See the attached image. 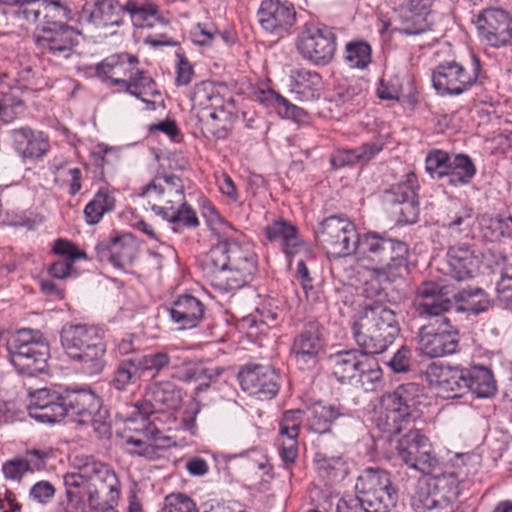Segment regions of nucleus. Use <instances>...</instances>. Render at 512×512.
<instances>
[{
  "instance_id": "6",
  "label": "nucleus",
  "mask_w": 512,
  "mask_h": 512,
  "mask_svg": "<svg viewBox=\"0 0 512 512\" xmlns=\"http://www.w3.org/2000/svg\"><path fill=\"white\" fill-rule=\"evenodd\" d=\"M424 389L409 382L399 385L393 392L385 393L375 409L373 421L384 433L399 434L403 427L420 417Z\"/></svg>"
},
{
  "instance_id": "46",
  "label": "nucleus",
  "mask_w": 512,
  "mask_h": 512,
  "mask_svg": "<svg viewBox=\"0 0 512 512\" xmlns=\"http://www.w3.org/2000/svg\"><path fill=\"white\" fill-rule=\"evenodd\" d=\"M419 187L415 173L409 172L404 179L391 186L385 192V201L388 204L405 202L416 198V190Z\"/></svg>"
},
{
  "instance_id": "58",
  "label": "nucleus",
  "mask_w": 512,
  "mask_h": 512,
  "mask_svg": "<svg viewBox=\"0 0 512 512\" xmlns=\"http://www.w3.org/2000/svg\"><path fill=\"white\" fill-rule=\"evenodd\" d=\"M391 205L394 206L393 213L398 216V222L411 224L417 220L419 207L416 198Z\"/></svg>"
},
{
  "instance_id": "15",
  "label": "nucleus",
  "mask_w": 512,
  "mask_h": 512,
  "mask_svg": "<svg viewBox=\"0 0 512 512\" xmlns=\"http://www.w3.org/2000/svg\"><path fill=\"white\" fill-rule=\"evenodd\" d=\"M359 236L355 224L339 216L325 218L317 231L318 242L327 254L334 257L354 254Z\"/></svg>"
},
{
  "instance_id": "31",
  "label": "nucleus",
  "mask_w": 512,
  "mask_h": 512,
  "mask_svg": "<svg viewBox=\"0 0 512 512\" xmlns=\"http://www.w3.org/2000/svg\"><path fill=\"white\" fill-rule=\"evenodd\" d=\"M232 100L233 98L225 85L212 81H202L196 84L191 95L193 109L202 111L219 109L221 105Z\"/></svg>"
},
{
  "instance_id": "5",
  "label": "nucleus",
  "mask_w": 512,
  "mask_h": 512,
  "mask_svg": "<svg viewBox=\"0 0 512 512\" xmlns=\"http://www.w3.org/2000/svg\"><path fill=\"white\" fill-rule=\"evenodd\" d=\"M451 296L456 302L467 303L469 306L466 310H471L475 313L482 311L484 308H477L475 304H481L482 299L485 298L484 291L481 288H462L455 291L451 285L442 282L424 281L416 291L414 298V307L420 318L430 321L441 320V318H448L446 313L449 312L453 303ZM459 308L458 310H463Z\"/></svg>"
},
{
  "instance_id": "54",
  "label": "nucleus",
  "mask_w": 512,
  "mask_h": 512,
  "mask_svg": "<svg viewBox=\"0 0 512 512\" xmlns=\"http://www.w3.org/2000/svg\"><path fill=\"white\" fill-rule=\"evenodd\" d=\"M46 7L48 10L47 13L44 14L45 23L42 27L41 36H47V31H50L52 38H64V23L54 20L56 17L55 12L60 13L64 10L62 0H57L52 4H48Z\"/></svg>"
},
{
  "instance_id": "40",
  "label": "nucleus",
  "mask_w": 512,
  "mask_h": 512,
  "mask_svg": "<svg viewBox=\"0 0 512 512\" xmlns=\"http://www.w3.org/2000/svg\"><path fill=\"white\" fill-rule=\"evenodd\" d=\"M343 59L351 69L366 70L372 63V47L362 39H354L345 44Z\"/></svg>"
},
{
  "instance_id": "36",
  "label": "nucleus",
  "mask_w": 512,
  "mask_h": 512,
  "mask_svg": "<svg viewBox=\"0 0 512 512\" xmlns=\"http://www.w3.org/2000/svg\"><path fill=\"white\" fill-rule=\"evenodd\" d=\"M258 100L266 107L273 108L281 118L291 119L300 124L307 123L309 120L304 109L294 105L274 90L261 91L258 94Z\"/></svg>"
},
{
  "instance_id": "14",
  "label": "nucleus",
  "mask_w": 512,
  "mask_h": 512,
  "mask_svg": "<svg viewBox=\"0 0 512 512\" xmlns=\"http://www.w3.org/2000/svg\"><path fill=\"white\" fill-rule=\"evenodd\" d=\"M460 335L449 318L430 321L419 328L417 344L420 353L428 358L455 354L459 349Z\"/></svg>"
},
{
  "instance_id": "60",
  "label": "nucleus",
  "mask_w": 512,
  "mask_h": 512,
  "mask_svg": "<svg viewBox=\"0 0 512 512\" xmlns=\"http://www.w3.org/2000/svg\"><path fill=\"white\" fill-rule=\"evenodd\" d=\"M496 290L499 300L506 305L512 306V265L502 270Z\"/></svg>"
},
{
  "instance_id": "26",
  "label": "nucleus",
  "mask_w": 512,
  "mask_h": 512,
  "mask_svg": "<svg viewBox=\"0 0 512 512\" xmlns=\"http://www.w3.org/2000/svg\"><path fill=\"white\" fill-rule=\"evenodd\" d=\"M100 400L89 387H66V417L71 422L86 424L100 408Z\"/></svg>"
},
{
  "instance_id": "52",
  "label": "nucleus",
  "mask_w": 512,
  "mask_h": 512,
  "mask_svg": "<svg viewBox=\"0 0 512 512\" xmlns=\"http://www.w3.org/2000/svg\"><path fill=\"white\" fill-rule=\"evenodd\" d=\"M172 214L173 215L166 216L164 219L175 226L196 228L200 224L195 210L187 204L185 198L183 199V204L175 206ZM173 229L176 232L178 231L177 227H174Z\"/></svg>"
},
{
  "instance_id": "49",
  "label": "nucleus",
  "mask_w": 512,
  "mask_h": 512,
  "mask_svg": "<svg viewBox=\"0 0 512 512\" xmlns=\"http://www.w3.org/2000/svg\"><path fill=\"white\" fill-rule=\"evenodd\" d=\"M90 260L85 249L66 240V278L77 277L84 271L83 263Z\"/></svg>"
},
{
  "instance_id": "48",
  "label": "nucleus",
  "mask_w": 512,
  "mask_h": 512,
  "mask_svg": "<svg viewBox=\"0 0 512 512\" xmlns=\"http://www.w3.org/2000/svg\"><path fill=\"white\" fill-rule=\"evenodd\" d=\"M141 373L134 358L121 361L115 369L112 385L118 391H125L131 384H135Z\"/></svg>"
},
{
  "instance_id": "27",
  "label": "nucleus",
  "mask_w": 512,
  "mask_h": 512,
  "mask_svg": "<svg viewBox=\"0 0 512 512\" xmlns=\"http://www.w3.org/2000/svg\"><path fill=\"white\" fill-rule=\"evenodd\" d=\"M7 351L11 363L34 361L40 357L50 356L47 342L35 339L32 330L22 329L7 343Z\"/></svg>"
},
{
  "instance_id": "38",
  "label": "nucleus",
  "mask_w": 512,
  "mask_h": 512,
  "mask_svg": "<svg viewBox=\"0 0 512 512\" xmlns=\"http://www.w3.org/2000/svg\"><path fill=\"white\" fill-rule=\"evenodd\" d=\"M234 100L210 111L204 120V129L217 139H224L230 133L236 120Z\"/></svg>"
},
{
  "instance_id": "22",
  "label": "nucleus",
  "mask_w": 512,
  "mask_h": 512,
  "mask_svg": "<svg viewBox=\"0 0 512 512\" xmlns=\"http://www.w3.org/2000/svg\"><path fill=\"white\" fill-rule=\"evenodd\" d=\"M257 20L266 32L280 38L295 24L296 11L288 1L262 0L257 10Z\"/></svg>"
},
{
  "instance_id": "62",
  "label": "nucleus",
  "mask_w": 512,
  "mask_h": 512,
  "mask_svg": "<svg viewBox=\"0 0 512 512\" xmlns=\"http://www.w3.org/2000/svg\"><path fill=\"white\" fill-rule=\"evenodd\" d=\"M30 402L27 406L28 413L30 408H36L37 406H47L55 400H62V395L56 391H52L48 388H41L35 391H29Z\"/></svg>"
},
{
  "instance_id": "29",
  "label": "nucleus",
  "mask_w": 512,
  "mask_h": 512,
  "mask_svg": "<svg viewBox=\"0 0 512 512\" xmlns=\"http://www.w3.org/2000/svg\"><path fill=\"white\" fill-rule=\"evenodd\" d=\"M167 310L179 329H191L203 320L205 307L196 297L184 294L177 297Z\"/></svg>"
},
{
  "instance_id": "12",
  "label": "nucleus",
  "mask_w": 512,
  "mask_h": 512,
  "mask_svg": "<svg viewBox=\"0 0 512 512\" xmlns=\"http://www.w3.org/2000/svg\"><path fill=\"white\" fill-rule=\"evenodd\" d=\"M296 48L303 59L316 66H326L336 55L337 35L332 27L309 21L298 33Z\"/></svg>"
},
{
  "instance_id": "51",
  "label": "nucleus",
  "mask_w": 512,
  "mask_h": 512,
  "mask_svg": "<svg viewBox=\"0 0 512 512\" xmlns=\"http://www.w3.org/2000/svg\"><path fill=\"white\" fill-rule=\"evenodd\" d=\"M29 416L41 423H60L64 418V396L62 400H55L47 406L30 408Z\"/></svg>"
},
{
  "instance_id": "39",
  "label": "nucleus",
  "mask_w": 512,
  "mask_h": 512,
  "mask_svg": "<svg viewBox=\"0 0 512 512\" xmlns=\"http://www.w3.org/2000/svg\"><path fill=\"white\" fill-rule=\"evenodd\" d=\"M466 391L479 398H488L496 392V382L490 369L483 366L465 368Z\"/></svg>"
},
{
  "instance_id": "9",
  "label": "nucleus",
  "mask_w": 512,
  "mask_h": 512,
  "mask_svg": "<svg viewBox=\"0 0 512 512\" xmlns=\"http://www.w3.org/2000/svg\"><path fill=\"white\" fill-rule=\"evenodd\" d=\"M474 459L473 456L456 455L454 466L456 471L445 472L435 479L433 487L420 489L412 498V508L415 512H451V502L458 496L460 482L476 472L475 466L468 464Z\"/></svg>"
},
{
  "instance_id": "63",
  "label": "nucleus",
  "mask_w": 512,
  "mask_h": 512,
  "mask_svg": "<svg viewBox=\"0 0 512 512\" xmlns=\"http://www.w3.org/2000/svg\"><path fill=\"white\" fill-rule=\"evenodd\" d=\"M401 85L397 77L382 78L377 88V95L382 100H398Z\"/></svg>"
},
{
  "instance_id": "56",
  "label": "nucleus",
  "mask_w": 512,
  "mask_h": 512,
  "mask_svg": "<svg viewBox=\"0 0 512 512\" xmlns=\"http://www.w3.org/2000/svg\"><path fill=\"white\" fill-rule=\"evenodd\" d=\"M302 416L299 410L286 411L279 423V437L299 436Z\"/></svg>"
},
{
  "instance_id": "19",
  "label": "nucleus",
  "mask_w": 512,
  "mask_h": 512,
  "mask_svg": "<svg viewBox=\"0 0 512 512\" xmlns=\"http://www.w3.org/2000/svg\"><path fill=\"white\" fill-rule=\"evenodd\" d=\"M325 346L323 327L316 321L309 322L294 337L290 356L301 370H310L318 364Z\"/></svg>"
},
{
  "instance_id": "42",
  "label": "nucleus",
  "mask_w": 512,
  "mask_h": 512,
  "mask_svg": "<svg viewBox=\"0 0 512 512\" xmlns=\"http://www.w3.org/2000/svg\"><path fill=\"white\" fill-rule=\"evenodd\" d=\"M476 174V167L472 159L465 154H454L451 157L446 178L453 186L466 185Z\"/></svg>"
},
{
  "instance_id": "3",
  "label": "nucleus",
  "mask_w": 512,
  "mask_h": 512,
  "mask_svg": "<svg viewBox=\"0 0 512 512\" xmlns=\"http://www.w3.org/2000/svg\"><path fill=\"white\" fill-rule=\"evenodd\" d=\"M97 77L119 92H126L147 103L155 109L152 98L159 97L160 92L149 73L140 68L137 56L127 53H115L104 58L95 67Z\"/></svg>"
},
{
  "instance_id": "64",
  "label": "nucleus",
  "mask_w": 512,
  "mask_h": 512,
  "mask_svg": "<svg viewBox=\"0 0 512 512\" xmlns=\"http://www.w3.org/2000/svg\"><path fill=\"white\" fill-rule=\"evenodd\" d=\"M412 352L407 346H402L388 362L395 373L408 372L411 369Z\"/></svg>"
},
{
  "instance_id": "25",
  "label": "nucleus",
  "mask_w": 512,
  "mask_h": 512,
  "mask_svg": "<svg viewBox=\"0 0 512 512\" xmlns=\"http://www.w3.org/2000/svg\"><path fill=\"white\" fill-rule=\"evenodd\" d=\"M96 252L99 261L108 262L119 269H125L136 258L138 246L136 239L131 234H124L98 244Z\"/></svg>"
},
{
  "instance_id": "24",
  "label": "nucleus",
  "mask_w": 512,
  "mask_h": 512,
  "mask_svg": "<svg viewBox=\"0 0 512 512\" xmlns=\"http://www.w3.org/2000/svg\"><path fill=\"white\" fill-rule=\"evenodd\" d=\"M478 24L481 35L491 46L500 47L512 39V19L503 9H485Z\"/></svg>"
},
{
  "instance_id": "45",
  "label": "nucleus",
  "mask_w": 512,
  "mask_h": 512,
  "mask_svg": "<svg viewBox=\"0 0 512 512\" xmlns=\"http://www.w3.org/2000/svg\"><path fill=\"white\" fill-rule=\"evenodd\" d=\"M432 28L430 14L418 13L414 10L403 11L401 14L400 25L396 30L404 35H419L425 33Z\"/></svg>"
},
{
  "instance_id": "21",
  "label": "nucleus",
  "mask_w": 512,
  "mask_h": 512,
  "mask_svg": "<svg viewBox=\"0 0 512 512\" xmlns=\"http://www.w3.org/2000/svg\"><path fill=\"white\" fill-rule=\"evenodd\" d=\"M81 0L77 6L72 8L66 4V20L77 21L85 19L101 26H121L124 22V5L117 0H95L92 9L87 8V2Z\"/></svg>"
},
{
  "instance_id": "43",
  "label": "nucleus",
  "mask_w": 512,
  "mask_h": 512,
  "mask_svg": "<svg viewBox=\"0 0 512 512\" xmlns=\"http://www.w3.org/2000/svg\"><path fill=\"white\" fill-rule=\"evenodd\" d=\"M314 463L319 474L332 481L342 480L349 473L347 461L341 455L334 456L317 452Z\"/></svg>"
},
{
  "instance_id": "32",
  "label": "nucleus",
  "mask_w": 512,
  "mask_h": 512,
  "mask_svg": "<svg viewBox=\"0 0 512 512\" xmlns=\"http://www.w3.org/2000/svg\"><path fill=\"white\" fill-rule=\"evenodd\" d=\"M266 239L270 242H278L286 255L297 253L301 241L298 230L290 221L277 218L263 229Z\"/></svg>"
},
{
  "instance_id": "2",
  "label": "nucleus",
  "mask_w": 512,
  "mask_h": 512,
  "mask_svg": "<svg viewBox=\"0 0 512 512\" xmlns=\"http://www.w3.org/2000/svg\"><path fill=\"white\" fill-rule=\"evenodd\" d=\"M71 467L77 472H66V498L72 509H84L86 503L90 509H98L99 493L109 491L110 502L115 501V474L88 456L76 455L71 460Z\"/></svg>"
},
{
  "instance_id": "4",
  "label": "nucleus",
  "mask_w": 512,
  "mask_h": 512,
  "mask_svg": "<svg viewBox=\"0 0 512 512\" xmlns=\"http://www.w3.org/2000/svg\"><path fill=\"white\" fill-rule=\"evenodd\" d=\"M354 254L363 267L387 281L403 277L409 271L407 244L376 232L360 235Z\"/></svg>"
},
{
  "instance_id": "61",
  "label": "nucleus",
  "mask_w": 512,
  "mask_h": 512,
  "mask_svg": "<svg viewBox=\"0 0 512 512\" xmlns=\"http://www.w3.org/2000/svg\"><path fill=\"white\" fill-rule=\"evenodd\" d=\"M49 356L40 357L39 360L27 361L24 360L22 363H11L15 370L25 376L33 377L38 374L45 373L47 371Z\"/></svg>"
},
{
  "instance_id": "18",
  "label": "nucleus",
  "mask_w": 512,
  "mask_h": 512,
  "mask_svg": "<svg viewBox=\"0 0 512 512\" xmlns=\"http://www.w3.org/2000/svg\"><path fill=\"white\" fill-rule=\"evenodd\" d=\"M182 400V390L174 382L154 379L146 388L144 401L137 403L136 408L146 418L163 414L171 419L180 408Z\"/></svg>"
},
{
  "instance_id": "11",
  "label": "nucleus",
  "mask_w": 512,
  "mask_h": 512,
  "mask_svg": "<svg viewBox=\"0 0 512 512\" xmlns=\"http://www.w3.org/2000/svg\"><path fill=\"white\" fill-rule=\"evenodd\" d=\"M356 490L365 512H389L397 501L389 472L381 468H366L357 478Z\"/></svg>"
},
{
  "instance_id": "28",
  "label": "nucleus",
  "mask_w": 512,
  "mask_h": 512,
  "mask_svg": "<svg viewBox=\"0 0 512 512\" xmlns=\"http://www.w3.org/2000/svg\"><path fill=\"white\" fill-rule=\"evenodd\" d=\"M11 137L15 151L24 160H39L50 148L47 135L27 126L12 130Z\"/></svg>"
},
{
  "instance_id": "47",
  "label": "nucleus",
  "mask_w": 512,
  "mask_h": 512,
  "mask_svg": "<svg viewBox=\"0 0 512 512\" xmlns=\"http://www.w3.org/2000/svg\"><path fill=\"white\" fill-rule=\"evenodd\" d=\"M114 206L115 198L106 189H100L84 209L86 221L89 224L98 223Z\"/></svg>"
},
{
  "instance_id": "44",
  "label": "nucleus",
  "mask_w": 512,
  "mask_h": 512,
  "mask_svg": "<svg viewBox=\"0 0 512 512\" xmlns=\"http://www.w3.org/2000/svg\"><path fill=\"white\" fill-rule=\"evenodd\" d=\"M174 349L167 348L165 350L151 352L139 358H134L140 373L153 372V380L155 377L175 360H180L173 355Z\"/></svg>"
},
{
  "instance_id": "20",
  "label": "nucleus",
  "mask_w": 512,
  "mask_h": 512,
  "mask_svg": "<svg viewBox=\"0 0 512 512\" xmlns=\"http://www.w3.org/2000/svg\"><path fill=\"white\" fill-rule=\"evenodd\" d=\"M241 388L260 400H269L279 391V375L268 365L249 364L238 374Z\"/></svg>"
},
{
  "instance_id": "23",
  "label": "nucleus",
  "mask_w": 512,
  "mask_h": 512,
  "mask_svg": "<svg viewBox=\"0 0 512 512\" xmlns=\"http://www.w3.org/2000/svg\"><path fill=\"white\" fill-rule=\"evenodd\" d=\"M425 375L429 386L444 398L461 397L466 392L463 367L434 362L428 365Z\"/></svg>"
},
{
  "instance_id": "55",
  "label": "nucleus",
  "mask_w": 512,
  "mask_h": 512,
  "mask_svg": "<svg viewBox=\"0 0 512 512\" xmlns=\"http://www.w3.org/2000/svg\"><path fill=\"white\" fill-rule=\"evenodd\" d=\"M160 512H198L196 503L183 493H173L165 497Z\"/></svg>"
},
{
  "instance_id": "17",
  "label": "nucleus",
  "mask_w": 512,
  "mask_h": 512,
  "mask_svg": "<svg viewBox=\"0 0 512 512\" xmlns=\"http://www.w3.org/2000/svg\"><path fill=\"white\" fill-rule=\"evenodd\" d=\"M398 457L410 468L424 474H431L439 460L427 436L418 429H411L397 442Z\"/></svg>"
},
{
  "instance_id": "13",
  "label": "nucleus",
  "mask_w": 512,
  "mask_h": 512,
  "mask_svg": "<svg viewBox=\"0 0 512 512\" xmlns=\"http://www.w3.org/2000/svg\"><path fill=\"white\" fill-rule=\"evenodd\" d=\"M480 69V60L474 54L466 63L445 61L432 71L433 87L440 95H461L475 85Z\"/></svg>"
},
{
  "instance_id": "16",
  "label": "nucleus",
  "mask_w": 512,
  "mask_h": 512,
  "mask_svg": "<svg viewBox=\"0 0 512 512\" xmlns=\"http://www.w3.org/2000/svg\"><path fill=\"white\" fill-rule=\"evenodd\" d=\"M139 195L146 199L151 210L165 218L173 215V209L183 204L185 198L182 179L175 174H157Z\"/></svg>"
},
{
  "instance_id": "10",
  "label": "nucleus",
  "mask_w": 512,
  "mask_h": 512,
  "mask_svg": "<svg viewBox=\"0 0 512 512\" xmlns=\"http://www.w3.org/2000/svg\"><path fill=\"white\" fill-rule=\"evenodd\" d=\"M370 352L361 348L337 352L329 357L332 373L341 383L357 384L373 391L382 379V370Z\"/></svg>"
},
{
  "instance_id": "1",
  "label": "nucleus",
  "mask_w": 512,
  "mask_h": 512,
  "mask_svg": "<svg viewBox=\"0 0 512 512\" xmlns=\"http://www.w3.org/2000/svg\"><path fill=\"white\" fill-rule=\"evenodd\" d=\"M222 239L202 259V268L211 285L222 292L249 284L258 270L254 245L228 222Z\"/></svg>"
},
{
  "instance_id": "8",
  "label": "nucleus",
  "mask_w": 512,
  "mask_h": 512,
  "mask_svg": "<svg viewBox=\"0 0 512 512\" xmlns=\"http://www.w3.org/2000/svg\"><path fill=\"white\" fill-rule=\"evenodd\" d=\"M351 329L358 346L372 354L384 352L400 332L395 312L382 304L366 306Z\"/></svg>"
},
{
  "instance_id": "53",
  "label": "nucleus",
  "mask_w": 512,
  "mask_h": 512,
  "mask_svg": "<svg viewBox=\"0 0 512 512\" xmlns=\"http://www.w3.org/2000/svg\"><path fill=\"white\" fill-rule=\"evenodd\" d=\"M452 155L448 152L434 149L430 151L425 160L426 171L437 179L445 178Z\"/></svg>"
},
{
  "instance_id": "57",
  "label": "nucleus",
  "mask_w": 512,
  "mask_h": 512,
  "mask_svg": "<svg viewBox=\"0 0 512 512\" xmlns=\"http://www.w3.org/2000/svg\"><path fill=\"white\" fill-rule=\"evenodd\" d=\"M56 1L57 0H26L20 4L17 13L28 22H36L42 13L41 8L43 7L46 14L48 10L46 6Z\"/></svg>"
},
{
  "instance_id": "50",
  "label": "nucleus",
  "mask_w": 512,
  "mask_h": 512,
  "mask_svg": "<svg viewBox=\"0 0 512 512\" xmlns=\"http://www.w3.org/2000/svg\"><path fill=\"white\" fill-rule=\"evenodd\" d=\"M337 95L342 105H345L350 111L360 110L366 104V90L358 82L351 83L345 88H340Z\"/></svg>"
},
{
  "instance_id": "34",
  "label": "nucleus",
  "mask_w": 512,
  "mask_h": 512,
  "mask_svg": "<svg viewBox=\"0 0 512 512\" xmlns=\"http://www.w3.org/2000/svg\"><path fill=\"white\" fill-rule=\"evenodd\" d=\"M443 227L451 234H469L474 225V212L472 207L461 201H451L441 217Z\"/></svg>"
},
{
  "instance_id": "59",
  "label": "nucleus",
  "mask_w": 512,
  "mask_h": 512,
  "mask_svg": "<svg viewBox=\"0 0 512 512\" xmlns=\"http://www.w3.org/2000/svg\"><path fill=\"white\" fill-rule=\"evenodd\" d=\"M4 476L10 480L20 481L27 471H32L30 462L25 458H14L2 466Z\"/></svg>"
},
{
  "instance_id": "37",
  "label": "nucleus",
  "mask_w": 512,
  "mask_h": 512,
  "mask_svg": "<svg viewBox=\"0 0 512 512\" xmlns=\"http://www.w3.org/2000/svg\"><path fill=\"white\" fill-rule=\"evenodd\" d=\"M342 415L340 407L317 402L308 408L305 427L317 434L329 433L333 423Z\"/></svg>"
},
{
  "instance_id": "33",
  "label": "nucleus",
  "mask_w": 512,
  "mask_h": 512,
  "mask_svg": "<svg viewBox=\"0 0 512 512\" xmlns=\"http://www.w3.org/2000/svg\"><path fill=\"white\" fill-rule=\"evenodd\" d=\"M290 78V92L297 100L308 102L320 97L323 82L318 72L298 69L292 72Z\"/></svg>"
},
{
  "instance_id": "30",
  "label": "nucleus",
  "mask_w": 512,
  "mask_h": 512,
  "mask_svg": "<svg viewBox=\"0 0 512 512\" xmlns=\"http://www.w3.org/2000/svg\"><path fill=\"white\" fill-rule=\"evenodd\" d=\"M447 263L451 276L457 281H464L478 271L480 257L469 245L456 244L448 249Z\"/></svg>"
},
{
  "instance_id": "7",
  "label": "nucleus",
  "mask_w": 512,
  "mask_h": 512,
  "mask_svg": "<svg viewBox=\"0 0 512 512\" xmlns=\"http://www.w3.org/2000/svg\"><path fill=\"white\" fill-rule=\"evenodd\" d=\"M104 337L105 331L96 325L75 324L66 328V368L85 375L101 373L107 350Z\"/></svg>"
},
{
  "instance_id": "41",
  "label": "nucleus",
  "mask_w": 512,
  "mask_h": 512,
  "mask_svg": "<svg viewBox=\"0 0 512 512\" xmlns=\"http://www.w3.org/2000/svg\"><path fill=\"white\" fill-rule=\"evenodd\" d=\"M478 225L481 236L489 242L512 236V217L500 218L482 214L478 218Z\"/></svg>"
},
{
  "instance_id": "35",
  "label": "nucleus",
  "mask_w": 512,
  "mask_h": 512,
  "mask_svg": "<svg viewBox=\"0 0 512 512\" xmlns=\"http://www.w3.org/2000/svg\"><path fill=\"white\" fill-rule=\"evenodd\" d=\"M130 15L134 27L150 29L164 24L157 5L150 0H127L124 4V13Z\"/></svg>"
}]
</instances>
